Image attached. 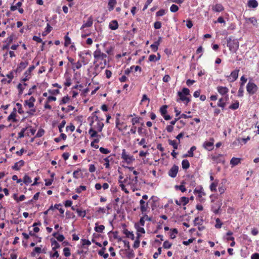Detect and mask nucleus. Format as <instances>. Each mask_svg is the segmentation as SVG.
Instances as JSON below:
<instances>
[{
    "instance_id": "nucleus-1",
    "label": "nucleus",
    "mask_w": 259,
    "mask_h": 259,
    "mask_svg": "<svg viewBox=\"0 0 259 259\" xmlns=\"http://www.w3.org/2000/svg\"><path fill=\"white\" fill-rule=\"evenodd\" d=\"M98 111L93 112L91 116L88 118V120L90 121V125L91 128L97 130L99 132L102 131L104 127V123L100 120L96 114Z\"/></svg>"
},
{
    "instance_id": "nucleus-2",
    "label": "nucleus",
    "mask_w": 259,
    "mask_h": 259,
    "mask_svg": "<svg viewBox=\"0 0 259 259\" xmlns=\"http://www.w3.org/2000/svg\"><path fill=\"white\" fill-rule=\"evenodd\" d=\"M227 46L229 47L230 51L236 52L239 48V42L237 39H232L231 37H229L227 39Z\"/></svg>"
},
{
    "instance_id": "nucleus-3",
    "label": "nucleus",
    "mask_w": 259,
    "mask_h": 259,
    "mask_svg": "<svg viewBox=\"0 0 259 259\" xmlns=\"http://www.w3.org/2000/svg\"><path fill=\"white\" fill-rule=\"evenodd\" d=\"M93 55L96 62L99 60H102L104 61V62L106 63L107 55L102 53L99 49H97L94 52Z\"/></svg>"
},
{
    "instance_id": "nucleus-4",
    "label": "nucleus",
    "mask_w": 259,
    "mask_h": 259,
    "mask_svg": "<svg viewBox=\"0 0 259 259\" xmlns=\"http://www.w3.org/2000/svg\"><path fill=\"white\" fill-rule=\"evenodd\" d=\"M121 158L128 164L132 163L135 160L134 156L128 154L125 149L122 150Z\"/></svg>"
},
{
    "instance_id": "nucleus-5",
    "label": "nucleus",
    "mask_w": 259,
    "mask_h": 259,
    "mask_svg": "<svg viewBox=\"0 0 259 259\" xmlns=\"http://www.w3.org/2000/svg\"><path fill=\"white\" fill-rule=\"evenodd\" d=\"M257 85L253 82L249 81L246 86L247 92L251 95H253L257 91Z\"/></svg>"
},
{
    "instance_id": "nucleus-6",
    "label": "nucleus",
    "mask_w": 259,
    "mask_h": 259,
    "mask_svg": "<svg viewBox=\"0 0 259 259\" xmlns=\"http://www.w3.org/2000/svg\"><path fill=\"white\" fill-rule=\"evenodd\" d=\"M239 72V69H235L231 72L229 75L226 76L229 82H233L235 81L238 77V73Z\"/></svg>"
},
{
    "instance_id": "nucleus-7",
    "label": "nucleus",
    "mask_w": 259,
    "mask_h": 259,
    "mask_svg": "<svg viewBox=\"0 0 259 259\" xmlns=\"http://www.w3.org/2000/svg\"><path fill=\"white\" fill-rule=\"evenodd\" d=\"M179 170V167L176 165H173L168 171V176L171 178H175L178 174Z\"/></svg>"
},
{
    "instance_id": "nucleus-8",
    "label": "nucleus",
    "mask_w": 259,
    "mask_h": 259,
    "mask_svg": "<svg viewBox=\"0 0 259 259\" xmlns=\"http://www.w3.org/2000/svg\"><path fill=\"white\" fill-rule=\"evenodd\" d=\"M214 139L211 138L209 141H205L203 144V147L206 150L210 151L213 148Z\"/></svg>"
},
{
    "instance_id": "nucleus-9",
    "label": "nucleus",
    "mask_w": 259,
    "mask_h": 259,
    "mask_svg": "<svg viewBox=\"0 0 259 259\" xmlns=\"http://www.w3.org/2000/svg\"><path fill=\"white\" fill-rule=\"evenodd\" d=\"M178 95L179 96V98L177 99V101L178 102L183 101L184 102V103L187 104L190 101V98L187 97L186 95H183L181 92H178Z\"/></svg>"
},
{
    "instance_id": "nucleus-10",
    "label": "nucleus",
    "mask_w": 259,
    "mask_h": 259,
    "mask_svg": "<svg viewBox=\"0 0 259 259\" xmlns=\"http://www.w3.org/2000/svg\"><path fill=\"white\" fill-rule=\"evenodd\" d=\"M140 210L142 214H144L146 212L148 208V204L146 203L143 199L140 201Z\"/></svg>"
},
{
    "instance_id": "nucleus-11",
    "label": "nucleus",
    "mask_w": 259,
    "mask_h": 259,
    "mask_svg": "<svg viewBox=\"0 0 259 259\" xmlns=\"http://www.w3.org/2000/svg\"><path fill=\"white\" fill-rule=\"evenodd\" d=\"M35 99L33 97H31L29 100H26L24 102V105L28 106L29 108H32L34 106V102Z\"/></svg>"
},
{
    "instance_id": "nucleus-12",
    "label": "nucleus",
    "mask_w": 259,
    "mask_h": 259,
    "mask_svg": "<svg viewBox=\"0 0 259 259\" xmlns=\"http://www.w3.org/2000/svg\"><path fill=\"white\" fill-rule=\"evenodd\" d=\"M217 91L220 94L225 95L229 92V89L226 87L219 86L217 87Z\"/></svg>"
},
{
    "instance_id": "nucleus-13",
    "label": "nucleus",
    "mask_w": 259,
    "mask_h": 259,
    "mask_svg": "<svg viewBox=\"0 0 259 259\" xmlns=\"http://www.w3.org/2000/svg\"><path fill=\"white\" fill-rule=\"evenodd\" d=\"M245 20L247 23H250L255 27L258 26L257 19L255 17L245 18Z\"/></svg>"
},
{
    "instance_id": "nucleus-14",
    "label": "nucleus",
    "mask_w": 259,
    "mask_h": 259,
    "mask_svg": "<svg viewBox=\"0 0 259 259\" xmlns=\"http://www.w3.org/2000/svg\"><path fill=\"white\" fill-rule=\"evenodd\" d=\"M24 164V161L22 160L16 162L14 165L12 166V168L14 170H18L20 168L23 166Z\"/></svg>"
},
{
    "instance_id": "nucleus-15",
    "label": "nucleus",
    "mask_w": 259,
    "mask_h": 259,
    "mask_svg": "<svg viewBox=\"0 0 259 259\" xmlns=\"http://www.w3.org/2000/svg\"><path fill=\"white\" fill-rule=\"evenodd\" d=\"M228 99V95H227L225 98H222L220 99L218 103V106L224 109L226 105L225 101H227Z\"/></svg>"
},
{
    "instance_id": "nucleus-16",
    "label": "nucleus",
    "mask_w": 259,
    "mask_h": 259,
    "mask_svg": "<svg viewBox=\"0 0 259 259\" xmlns=\"http://www.w3.org/2000/svg\"><path fill=\"white\" fill-rule=\"evenodd\" d=\"M212 10L214 12H220L224 10V7L222 5L220 4H217L212 7Z\"/></svg>"
},
{
    "instance_id": "nucleus-17",
    "label": "nucleus",
    "mask_w": 259,
    "mask_h": 259,
    "mask_svg": "<svg viewBox=\"0 0 259 259\" xmlns=\"http://www.w3.org/2000/svg\"><path fill=\"white\" fill-rule=\"evenodd\" d=\"M93 19L91 17H90L88 18V20L87 22H84L82 26L81 27V29L85 28V27H90L93 25Z\"/></svg>"
},
{
    "instance_id": "nucleus-18",
    "label": "nucleus",
    "mask_w": 259,
    "mask_h": 259,
    "mask_svg": "<svg viewBox=\"0 0 259 259\" xmlns=\"http://www.w3.org/2000/svg\"><path fill=\"white\" fill-rule=\"evenodd\" d=\"M187 179H185V180L182 182V184L180 186H176V188L177 189H179L180 190V191H181L182 192H184L186 191V189L185 187V184H187Z\"/></svg>"
},
{
    "instance_id": "nucleus-19",
    "label": "nucleus",
    "mask_w": 259,
    "mask_h": 259,
    "mask_svg": "<svg viewBox=\"0 0 259 259\" xmlns=\"http://www.w3.org/2000/svg\"><path fill=\"white\" fill-rule=\"evenodd\" d=\"M109 28L111 30H116L118 27V24L116 20H112L111 21L109 25Z\"/></svg>"
},
{
    "instance_id": "nucleus-20",
    "label": "nucleus",
    "mask_w": 259,
    "mask_h": 259,
    "mask_svg": "<svg viewBox=\"0 0 259 259\" xmlns=\"http://www.w3.org/2000/svg\"><path fill=\"white\" fill-rule=\"evenodd\" d=\"M97 131L96 130H94L92 128H90V129L89 131V133L91 136V137L92 138H97L100 137V136L97 134Z\"/></svg>"
},
{
    "instance_id": "nucleus-21",
    "label": "nucleus",
    "mask_w": 259,
    "mask_h": 259,
    "mask_svg": "<svg viewBox=\"0 0 259 259\" xmlns=\"http://www.w3.org/2000/svg\"><path fill=\"white\" fill-rule=\"evenodd\" d=\"M168 143L170 145L172 146L175 150H176L178 148V145L180 143V141L177 142L176 140H168Z\"/></svg>"
},
{
    "instance_id": "nucleus-22",
    "label": "nucleus",
    "mask_w": 259,
    "mask_h": 259,
    "mask_svg": "<svg viewBox=\"0 0 259 259\" xmlns=\"http://www.w3.org/2000/svg\"><path fill=\"white\" fill-rule=\"evenodd\" d=\"M116 4V0H109L108 2V10L111 11L114 9V6Z\"/></svg>"
},
{
    "instance_id": "nucleus-23",
    "label": "nucleus",
    "mask_w": 259,
    "mask_h": 259,
    "mask_svg": "<svg viewBox=\"0 0 259 259\" xmlns=\"http://www.w3.org/2000/svg\"><path fill=\"white\" fill-rule=\"evenodd\" d=\"M185 179L187 180V184L191 186H194L195 185L194 177L192 176H187Z\"/></svg>"
},
{
    "instance_id": "nucleus-24",
    "label": "nucleus",
    "mask_w": 259,
    "mask_h": 259,
    "mask_svg": "<svg viewBox=\"0 0 259 259\" xmlns=\"http://www.w3.org/2000/svg\"><path fill=\"white\" fill-rule=\"evenodd\" d=\"M247 5L250 8H255L258 6V3L256 0H249Z\"/></svg>"
},
{
    "instance_id": "nucleus-25",
    "label": "nucleus",
    "mask_w": 259,
    "mask_h": 259,
    "mask_svg": "<svg viewBox=\"0 0 259 259\" xmlns=\"http://www.w3.org/2000/svg\"><path fill=\"white\" fill-rule=\"evenodd\" d=\"M16 115V109L15 108L14 109V111L9 115L8 117V119L9 120H12L13 122L16 121L15 119Z\"/></svg>"
},
{
    "instance_id": "nucleus-26",
    "label": "nucleus",
    "mask_w": 259,
    "mask_h": 259,
    "mask_svg": "<svg viewBox=\"0 0 259 259\" xmlns=\"http://www.w3.org/2000/svg\"><path fill=\"white\" fill-rule=\"evenodd\" d=\"M95 225V230L98 233H102L105 229V226L104 225H101L98 226V223H96Z\"/></svg>"
},
{
    "instance_id": "nucleus-27",
    "label": "nucleus",
    "mask_w": 259,
    "mask_h": 259,
    "mask_svg": "<svg viewBox=\"0 0 259 259\" xmlns=\"http://www.w3.org/2000/svg\"><path fill=\"white\" fill-rule=\"evenodd\" d=\"M28 62L27 61H24V62H21L19 64V66L18 67V68L17 69L19 70V71H22V70H23L24 69H25L27 66L28 65Z\"/></svg>"
},
{
    "instance_id": "nucleus-28",
    "label": "nucleus",
    "mask_w": 259,
    "mask_h": 259,
    "mask_svg": "<svg viewBox=\"0 0 259 259\" xmlns=\"http://www.w3.org/2000/svg\"><path fill=\"white\" fill-rule=\"evenodd\" d=\"M222 156H223V155L219 154L213 156L212 157V159L214 162H215L216 163H219V162H221L223 161V160H222L221 159V157H222Z\"/></svg>"
},
{
    "instance_id": "nucleus-29",
    "label": "nucleus",
    "mask_w": 259,
    "mask_h": 259,
    "mask_svg": "<svg viewBox=\"0 0 259 259\" xmlns=\"http://www.w3.org/2000/svg\"><path fill=\"white\" fill-rule=\"evenodd\" d=\"M123 233L126 235V237L130 238L132 240L134 239V235L132 232H130L128 231L127 229H125L124 230Z\"/></svg>"
},
{
    "instance_id": "nucleus-30",
    "label": "nucleus",
    "mask_w": 259,
    "mask_h": 259,
    "mask_svg": "<svg viewBox=\"0 0 259 259\" xmlns=\"http://www.w3.org/2000/svg\"><path fill=\"white\" fill-rule=\"evenodd\" d=\"M240 162V159L239 158L233 157L230 160V164L232 166L238 164Z\"/></svg>"
},
{
    "instance_id": "nucleus-31",
    "label": "nucleus",
    "mask_w": 259,
    "mask_h": 259,
    "mask_svg": "<svg viewBox=\"0 0 259 259\" xmlns=\"http://www.w3.org/2000/svg\"><path fill=\"white\" fill-rule=\"evenodd\" d=\"M24 184L28 185L32 182L31 178L27 175H25L22 181Z\"/></svg>"
},
{
    "instance_id": "nucleus-32",
    "label": "nucleus",
    "mask_w": 259,
    "mask_h": 259,
    "mask_svg": "<svg viewBox=\"0 0 259 259\" xmlns=\"http://www.w3.org/2000/svg\"><path fill=\"white\" fill-rule=\"evenodd\" d=\"M61 133V134H60L59 137L56 138L54 139V141L57 143L59 142L62 139L63 140H65L67 138V136L65 134L62 133Z\"/></svg>"
},
{
    "instance_id": "nucleus-33",
    "label": "nucleus",
    "mask_w": 259,
    "mask_h": 259,
    "mask_svg": "<svg viewBox=\"0 0 259 259\" xmlns=\"http://www.w3.org/2000/svg\"><path fill=\"white\" fill-rule=\"evenodd\" d=\"M182 166L183 169H187L190 167V163L187 159H184L182 162Z\"/></svg>"
},
{
    "instance_id": "nucleus-34",
    "label": "nucleus",
    "mask_w": 259,
    "mask_h": 259,
    "mask_svg": "<svg viewBox=\"0 0 259 259\" xmlns=\"http://www.w3.org/2000/svg\"><path fill=\"white\" fill-rule=\"evenodd\" d=\"M52 246H53L52 249L55 251L57 249L60 247L59 244L55 240H51Z\"/></svg>"
},
{
    "instance_id": "nucleus-35",
    "label": "nucleus",
    "mask_w": 259,
    "mask_h": 259,
    "mask_svg": "<svg viewBox=\"0 0 259 259\" xmlns=\"http://www.w3.org/2000/svg\"><path fill=\"white\" fill-rule=\"evenodd\" d=\"M221 204H222L221 203L219 202L218 204H217V205H218L217 208L216 207H215L214 206H212L211 210L215 214H217L219 213V210L221 208Z\"/></svg>"
},
{
    "instance_id": "nucleus-36",
    "label": "nucleus",
    "mask_w": 259,
    "mask_h": 259,
    "mask_svg": "<svg viewBox=\"0 0 259 259\" xmlns=\"http://www.w3.org/2000/svg\"><path fill=\"white\" fill-rule=\"evenodd\" d=\"M196 148L195 146H192L190 149L188 151V154L186 155L185 156H189L192 157L194 156L193 152L196 150Z\"/></svg>"
},
{
    "instance_id": "nucleus-37",
    "label": "nucleus",
    "mask_w": 259,
    "mask_h": 259,
    "mask_svg": "<svg viewBox=\"0 0 259 259\" xmlns=\"http://www.w3.org/2000/svg\"><path fill=\"white\" fill-rule=\"evenodd\" d=\"M239 103L238 101H236L234 103H232L230 106L229 108L232 110H236L238 108Z\"/></svg>"
},
{
    "instance_id": "nucleus-38",
    "label": "nucleus",
    "mask_w": 259,
    "mask_h": 259,
    "mask_svg": "<svg viewBox=\"0 0 259 259\" xmlns=\"http://www.w3.org/2000/svg\"><path fill=\"white\" fill-rule=\"evenodd\" d=\"M76 212L77 213L78 216L82 218L84 217L86 215V212L85 210H82L79 208H77L76 209Z\"/></svg>"
},
{
    "instance_id": "nucleus-39",
    "label": "nucleus",
    "mask_w": 259,
    "mask_h": 259,
    "mask_svg": "<svg viewBox=\"0 0 259 259\" xmlns=\"http://www.w3.org/2000/svg\"><path fill=\"white\" fill-rule=\"evenodd\" d=\"M111 160H112V158L110 157V156H108L104 159V160L105 161L104 165L105 166L106 168H109L110 167L109 163Z\"/></svg>"
},
{
    "instance_id": "nucleus-40",
    "label": "nucleus",
    "mask_w": 259,
    "mask_h": 259,
    "mask_svg": "<svg viewBox=\"0 0 259 259\" xmlns=\"http://www.w3.org/2000/svg\"><path fill=\"white\" fill-rule=\"evenodd\" d=\"M203 222L202 219H200L198 217L196 218L194 221L195 225H202Z\"/></svg>"
},
{
    "instance_id": "nucleus-41",
    "label": "nucleus",
    "mask_w": 259,
    "mask_h": 259,
    "mask_svg": "<svg viewBox=\"0 0 259 259\" xmlns=\"http://www.w3.org/2000/svg\"><path fill=\"white\" fill-rule=\"evenodd\" d=\"M105 250L106 248L105 247L103 248L102 249L99 251V254L101 256H103L104 258H107L108 257L109 255L108 253H104Z\"/></svg>"
},
{
    "instance_id": "nucleus-42",
    "label": "nucleus",
    "mask_w": 259,
    "mask_h": 259,
    "mask_svg": "<svg viewBox=\"0 0 259 259\" xmlns=\"http://www.w3.org/2000/svg\"><path fill=\"white\" fill-rule=\"evenodd\" d=\"M27 85L26 83H24L23 84L21 83H19L18 85V89L19 90V94H22L23 93V91L25 89V86Z\"/></svg>"
},
{
    "instance_id": "nucleus-43",
    "label": "nucleus",
    "mask_w": 259,
    "mask_h": 259,
    "mask_svg": "<svg viewBox=\"0 0 259 259\" xmlns=\"http://www.w3.org/2000/svg\"><path fill=\"white\" fill-rule=\"evenodd\" d=\"M167 105H163L160 108V112L162 116L164 115L167 112Z\"/></svg>"
},
{
    "instance_id": "nucleus-44",
    "label": "nucleus",
    "mask_w": 259,
    "mask_h": 259,
    "mask_svg": "<svg viewBox=\"0 0 259 259\" xmlns=\"http://www.w3.org/2000/svg\"><path fill=\"white\" fill-rule=\"evenodd\" d=\"M180 201L182 203V205H186L189 202L188 198L186 197H182L180 198Z\"/></svg>"
},
{
    "instance_id": "nucleus-45",
    "label": "nucleus",
    "mask_w": 259,
    "mask_h": 259,
    "mask_svg": "<svg viewBox=\"0 0 259 259\" xmlns=\"http://www.w3.org/2000/svg\"><path fill=\"white\" fill-rule=\"evenodd\" d=\"M35 66L33 65H32L29 67L28 70L25 72V75H27L28 76H30L31 72L34 69Z\"/></svg>"
},
{
    "instance_id": "nucleus-46",
    "label": "nucleus",
    "mask_w": 259,
    "mask_h": 259,
    "mask_svg": "<svg viewBox=\"0 0 259 259\" xmlns=\"http://www.w3.org/2000/svg\"><path fill=\"white\" fill-rule=\"evenodd\" d=\"M66 124L65 120H63L61 121V122L60 123V124L58 126L59 127V131L60 133H62L63 132V128L65 126Z\"/></svg>"
},
{
    "instance_id": "nucleus-47",
    "label": "nucleus",
    "mask_w": 259,
    "mask_h": 259,
    "mask_svg": "<svg viewBox=\"0 0 259 259\" xmlns=\"http://www.w3.org/2000/svg\"><path fill=\"white\" fill-rule=\"evenodd\" d=\"M21 5H22V3L20 2H19L16 4V5L12 6L11 7V10L12 11H14L17 9L18 7H21Z\"/></svg>"
},
{
    "instance_id": "nucleus-48",
    "label": "nucleus",
    "mask_w": 259,
    "mask_h": 259,
    "mask_svg": "<svg viewBox=\"0 0 259 259\" xmlns=\"http://www.w3.org/2000/svg\"><path fill=\"white\" fill-rule=\"evenodd\" d=\"M86 190V187L84 186H80L75 189V192L77 193H81L82 191Z\"/></svg>"
},
{
    "instance_id": "nucleus-49",
    "label": "nucleus",
    "mask_w": 259,
    "mask_h": 259,
    "mask_svg": "<svg viewBox=\"0 0 259 259\" xmlns=\"http://www.w3.org/2000/svg\"><path fill=\"white\" fill-rule=\"evenodd\" d=\"M178 10V6L175 4L172 5L170 7V11L173 13L177 12Z\"/></svg>"
},
{
    "instance_id": "nucleus-50",
    "label": "nucleus",
    "mask_w": 259,
    "mask_h": 259,
    "mask_svg": "<svg viewBox=\"0 0 259 259\" xmlns=\"http://www.w3.org/2000/svg\"><path fill=\"white\" fill-rule=\"evenodd\" d=\"M146 141L145 138H142L139 143V145L142 146L144 148H147Z\"/></svg>"
},
{
    "instance_id": "nucleus-51",
    "label": "nucleus",
    "mask_w": 259,
    "mask_h": 259,
    "mask_svg": "<svg viewBox=\"0 0 259 259\" xmlns=\"http://www.w3.org/2000/svg\"><path fill=\"white\" fill-rule=\"evenodd\" d=\"M120 183V187L122 191H123L125 193L128 194L129 193L127 189L125 188L124 185L123 184L122 181H119Z\"/></svg>"
},
{
    "instance_id": "nucleus-52",
    "label": "nucleus",
    "mask_w": 259,
    "mask_h": 259,
    "mask_svg": "<svg viewBox=\"0 0 259 259\" xmlns=\"http://www.w3.org/2000/svg\"><path fill=\"white\" fill-rule=\"evenodd\" d=\"M65 39V46H68L71 44V39L68 35H66L64 37Z\"/></svg>"
},
{
    "instance_id": "nucleus-53",
    "label": "nucleus",
    "mask_w": 259,
    "mask_h": 259,
    "mask_svg": "<svg viewBox=\"0 0 259 259\" xmlns=\"http://www.w3.org/2000/svg\"><path fill=\"white\" fill-rule=\"evenodd\" d=\"M177 233H178V230L176 229H174L169 235L170 238L171 239L175 238L176 234H177Z\"/></svg>"
},
{
    "instance_id": "nucleus-54",
    "label": "nucleus",
    "mask_w": 259,
    "mask_h": 259,
    "mask_svg": "<svg viewBox=\"0 0 259 259\" xmlns=\"http://www.w3.org/2000/svg\"><path fill=\"white\" fill-rule=\"evenodd\" d=\"M64 255L65 256H69L70 255V249L68 247H65L63 249Z\"/></svg>"
},
{
    "instance_id": "nucleus-55",
    "label": "nucleus",
    "mask_w": 259,
    "mask_h": 259,
    "mask_svg": "<svg viewBox=\"0 0 259 259\" xmlns=\"http://www.w3.org/2000/svg\"><path fill=\"white\" fill-rule=\"evenodd\" d=\"M171 243H170L167 241H165L163 243V247L165 249H169L171 246Z\"/></svg>"
},
{
    "instance_id": "nucleus-56",
    "label": "nucleus",
    "mask_w": 259,
    "mask_h": 259,
    "mask_svg": "<svg viewBox=\"0 0 259 259\" xmlns=\"http://www.w3.org/2000/svg\"><path fill=\"white\" fill-rule=\"evenodd\" d=\"M69 100V98L68 96H65L62 99V100L60 103V104L61 105V104H66L68 102Z\"/></svg>"
},
{
    "instance_id": "nucleus-57",
    "label": "nucleus",
    "mask_w": 259,
    "mask_h": 259,
    "mask_svg": "<svg viewBox=\"0 0 259 259\" xmlns=\"http://www.w3.org/2000/svg\"><path fill=\"white\" fill-rule=\"evenodd\" d=\"M165 14V11L163 9H161L159 11H157L156 13V16H162Z\"/></svg>"
},
{
    "instance_id": "nucleus-58",
    "label": "nucleus",
    "mask_w": 259,
    "mask_h": 259,
    "mask_svg": "<svg viewBox=\"0 0 259 259\" xmlns=\"http://www.w3.org/2000/svg\"><path fill=\"white\" fill-rule=\"evenodd\" d=\"M217 184L215 183H212L210 186V189L212 192H216L217 191Z\"/></svg>"
},
{
    "instance_id": "nucleus-59",
    "label": "nucleus",
    "mask_w": 259,
    "mask_h": 259,
    "mask_svg": "<svg viewBox=\"0 0 259 259\" xmlns=\"http://www.w3.org/2000/svg\"><path fill=\"white\" fill-rule=\"evenodd\" d=\"M183 95H189L190 94V90L186 88L183 89L182 91L181 92Z\"/></svg>"
},
{
    "instance_id": "nucleus-60",
    "label": "nucleus",
    "mask_w": 259,
    "mask_h": 259,
    "mask_svg": "<svg viewBox=\"0 0 259 259\" xmlns=\"http://www.w3.org/2000/svg\"><path fill=\"white\" fill-rule=\"evenodd\" d=\"M243 92H244V88L242 86H240L238 92V95L239 97H241L243 96Z\"/></svg>"
},
{
    "instance_id": "nucleus-61",
    "label": "nucleus",
    "mask_w": 259,
    "mask_h": 259,
    "mask_svg": "<svg viewBox=\"0 0 259 259\" xmlns=\"http://www.w3.org/2000/svg\"><path fill=\"white\" fill-rule=\"evenodd\" d=\"M99 150L103 154H107L110 152V150H109L108 149L103 147L100 148Z\"/></svg>"
},
{
    "instance_id": "nucleus-62",
    "label": "nucleus",
    "mask_w": 259,
    "mask_h": 259,
    "mask_svg": "<svg viewBox=\"0 0 259 259\" xmlns=\"http://www.w3.org/2000/svg\"><path fill=\"white\" fill-rule=\"evenodd\" d=\"M161 247H159L157 250V252H156L153 254V258L154 259L157 258L158 255L161 253Z\"/></svg>"
},
{
    "instance_id": "nucleus-63",
    "label": "nucleus",
    "mask_w": 259,
    "mask_h": 259,
    "mask_svg": "<svg viewBox=\"0 0 259 259\" xmlns=\"http://www.w3.org/2000/svg\"><path fill=\"white\" fill-rule=\"evenodd\" d=\"M81 241L82 242V245L83 246L84 245H88V246H89L91 244V242L90 241H89V240H87L85 239H82L81 240Z\"/></svg>"
},
{
    "instance_id": "nucleus-64",
    "label": "nucleus",
    "mask_w": 259,
    "mask_h": 259,
    "mask_svg": "<svg viewBox=\"0 0 259 259\" xmlns=\"http://www.w3.org/2000/svg\"><path fill=\"white\" fill-rule=\"evenodd\" d=\"M154 27L156 29H160L161 27V23L159 21H156L154 24Z\"/></svg>"
}]
</instances>
